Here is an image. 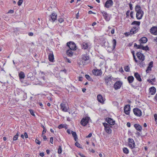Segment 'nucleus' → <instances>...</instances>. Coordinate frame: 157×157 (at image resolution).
<instances>
[{"mask_svg":"<svg viewBox=\"0 0 157 157\" xmlns=\"http://www.w3.org/2000/svg\"><path fill=\"white\" fill-rule=\"evenodd\" d=\"M133 11H131L130 12V17L132 18H134V17H133Z\"/></svg>","mask_w":157,"mask_h":157,"instance_id":"603ef678","label":"nucleus"},{"mask_svg":"<svg viewBox=\"0 0 157 157\" xmlns=\"http://www.w3.org/2000/svg\"><path fill=\"white\" fill-rule=\"evenodd\" d=\"M135 10L136 12V17L137 19L138 20L141 19L143 16L144 12L142 10L140 6L139 5L136 6L135 7Z\"/></svg>","mask_w":157,"mask_h":157,"instance_id":"f257e3e1","label":"nucleus"},{"mask_svg":"<svg viewBox=\"0 0 157 157\" xmlns=\"http://www.w3.org/2000/svg\"><path fill=\"white\" fill-rule=\"evenodd\" d=\"M143 61H144L140 60L139 61V65L141 67H143L145 65L144 63L143 62Z\"/></svg>","mask_w":157,"mask_h":157,"instance_id":"72a5a7b5","label":"nucleus"},{"mask_svg":"<svg viewBox=\"0 0 157 157\" xmlns=\"http://www.w3.org/2000/svg\"><path fill=\"white\" fill-rule=\"evenodd\" d=\"M93 74L96 76H99L101 75L102 73L100 70L98 69H94L92 71Z\"/></svg>","mask_w":157,"mask_h":157,"instance_id":"6ab92c4d","label":"nucleus"},{"mask_svg":"<svg viewBox=\"0 0 157 157\" xmlns=\"http://www.w3.org/2000/svg\"><path fill=\"white\" fill-rule=\"evenodd\" d=\"M143 46L142 44L140 43V45L138 46L137 48L142 49Z\"/></svg>","mask_w":157,"mask_h":157,"instance_id":"c03bdc74","label":"nucleus"},{"mask_svg":"<svg viewBox=\"0 0 157 157\" xmlns=\"http://www.w3.org/2000/svg\"><path fill=\"white\" fill-rule=\"evenodd\" d=\"M113 4V2L112 0H108L105 2L104 6L106 8H109L112 7Z\"/></svg>","mask_w":157,"mask_h":157,"instance_id":"6e6552de","label":"nucleus"},{"mask_svg":"<svg viewBox=\"0 0 157 157\" xmlns=\"http://www.w3.org/2000/svg\"><path fill=\"white\" fill-rule=\"evenodd\" d=\"M89 46V45L86 42H83L82 46V49L85 50L87 49Z\"/></svg>","mask_w":157,"mask_h":157,"instance_id":"bb28decb","label":"nucleus"},{"mask_svg":"<svg viewBox=\"0 0 157 157\" xmlns=\"http://www.w3.org/2000/svg\"><path fill=\"white\" fill-rule=\"evenodd\" d=\"M129 6L130 7V9L131 10H133V7H132V5L131 3H130L129 4Z\"/></svg>","mask_w":157,"mask_h":157,"instance_id":"8fccbe9b","label":"nucleus"},{"mask_svg":"<svg viewBox=\"0 0 157 157\" xmlns=\"http://www.w3.org/2000/svg\"><path fill=\"white\" fill-rule=\"evenodd\" d=\"M62 152V147L60 146H59L58 149V154H61Z\"/></svg>","mask_w":157,"mask_h":157,"instance_id":"ea45409f","label":"nucleus"},{"mask_svg":"<svg viewBox=\"0 0 157 157\" xmlns=\"http://www.w3.org/2000/svg\"><path fill=\"white\" fill-rule=\"evenodd\" d=\"M130 11L129 10H128L126 12V15L127 16H129V13Z\"/></svg>","mask_w":157,"mask_h":157,"instance_id":"bf43d9fd","label":"nucleus"},{"mask_svg":"<svg viewBox=\"0 0 157 157\" xmlns=\"http://www.w3.org/2000/svg\"><path fill=\"white\" fill-rule=\"evenodd\" d=\"M90 119V118L87 117L83 118L81 121V124L83 126H85L89 122Z\"/></svg>","mask_w":157,"mask_h":157,"instance_id":"39448f33","label":"nucleus"},{"mask_svg":"<svg viewBox=\"0 0 157 157\" xmlns=\"http://www.w3.org/2000/svg\"><path fill=\"white\" fill-rule=\"evenodd\" d=\"M140 43L142 44L146 43L147 41V39L146 37H142L139 40Z\"/></svg>","mask_w":157,"mask_h":157,"instance_id":"a878e982","label":"nucleus"},{"mask_svg":"<svg viewBox=\"0 0 157 157\" xmlns=\"http://www.w3.org/2000/svg\"><path fill=\"white\" fill-rule=\"evenodd\" d=\"M18 137L17 136L15 135L13 138V140H17L18 138Z\"/></svg>","mask_w":157,"mask_h":157,"instance_id":"4d7b16f0","label":"nucleus"},{"mask_svg":"<svg viewBox=\"0 0 157 157\" xmlns=\"http://www.w3.org/2000/svg\"><path fill=\"white\" fill-rule=\"evenodd\" d=\"M58 128L59 129L62 128H63V125L62 124H61L59 125V126L58 127Z\"/></svg>","mask_w":157,"mask_h":157,"instance_id":"6e6d98bb","label":"nucleus"},{"mask_svg":"<svg viewBox=\"0 0 157 157\" xmlns=\"http://www.w3.org/2000/svg\"><path fill=\"white\" fill-rule=\"evenodd\" d=\"M75 145L78 148H82V146L78 142H76L75 143Z\"/></svg>","mask_w":157,"mask_h":157,"instance_id":"e433bc0d","label":"nucleus"},{"mask_svg":"<svg viewBox=\"0 0 157 157\" xmlns=\"http://www.w3.org/2000/svg\"><path fill=\"white\" fill-rule=\"evenodd\" d=\"M103 124L105 127V130L106 132L109 134H111L112 132V130L110 128L112 127L111 125L106 123H103Z\"/></svg>","mask_w":157,"mask_h":157,"instance_id":"f03ea898","label":"nucleus"},{"mask_svg":"<svg viewBox=\"0 0 157 157\" xmlns=\"http://www.w3.org/2000/svg\"><path fill=\"white\" fill-rule=\"evenodd\" d=\"M14 12V11L13 10H10L8 12V13H13Z\"/></svg>","mask_w":157,"mask_h":157,"instance_id":"052dcab7","label":"nucleus"},{"mask_svg":"<svg viewBox=\"0 0 157 157\" xmlns=\"http://www.w3.org/2000/svg\"><path fill=\"white\" fill-rule=\"evenodd\" d=\"M101 41V44L102 46H104L105 48L107 47L108 48L109 47L108 42L107 41L106 38L103 36H101L100 38Z\"/></svg>","mask_w":157,"mask_h":157,"instance_id":"7ed1b4c3","label":"nucleus"},{"mask_svg":"<svg viewBox=\"0 0 157 157\" xmlns=\"http://www.w3.org/2000/svg\"><path fill=\"white\" fill-rule=\"evenodd\" d=\"M85 77L89 81H92V78L90 77V76L89 75H85Z\"/></svg>","mask_w":157,"mask_h":157,"instance_id":"4c0bfd02","label":"nucleus"},{"mask_svg":"<svg viewBox=\"0 0 157 157\" xmlns=\"http://www.w3.org/2000/svg\"><path fill=\"white\" fill-rule=\"evenodd\" d=\"M114 32L115 29H113L111 31V33L112 34H113L114 33Z\"/></svg>","mask_w":157,"mask_h":157,"instance_id":"13d9d810","label":"nucleus"},{"mask_svg":"<svg viewBox=\"0 0 157 157\" xmlns=\"http://www.w3.org/2000/svg\"><path fill=\"white\" fill-rule=\"evenodd\" d=\"M130 110V105H125L124 108V113L127 115H129Z\"/></svg>","mask_w":157,"mask_h":157,"instance_id":"2eb2a0df","label":"nucleus"},{"mask_svg":"<svg viewBox=\"0 0 157 157\" xmlns=\"http://www.w3.org/2000/svg\"><path fill=\"white\" fill-rule=\"evenodd\" d=\"M151 68L150 67L148 66L147 67V69L146 70V72L147 73H148L151 70Z\"/></svg>","mask_w":157,"mask_h":157,"instance_id":"37998d69","label":"nucleus"},{"mask_svg":"<svg viewBox=\"0 0 157 157\" xmlns=\"http://www.w3.org/2000/svg\"><path fill=\"white\" fill-rule=\"evenodd\" d=\"M97 99L98 101L101 103H103L105 100L103 98V97L101 94H98L97 96Z\"/></svg>","mask_w":157,"mask_h":157,"instance_id":"412c9836","label":"nucleus"},{"mask_svg":"<svg viewBox=\"0 0 157 157\" xmlns=\"http://www.w3.org/2000/svg\"><path fill=\"white\" fill-rule=\"evenodd\" d=\"M136 56L140 60L144 61V55L140 52H138L136 53Z\"/></svg>","mask_w":157,"mask_h":157,"instance_id":"f3484780","label":"nucleus"},{"mask_svg":"<svg viewBox=\"0 0 157 157\" xmlns=\"http://www.w3.org/2000/svg\"><path fill=\"white\" fill-rule=\"evenodd\" d=\"M23 0H19L17 2V4L19 6H21L23 2Z\"/></svg>","mask_w":157,"mask_h":157,"instance_id":"a18cd8bd","label":"nucleus"},{"mask_svg":"<svg viewBox=\"0 0 157 157\" xmlns=\"http://www.w3.org/2000/svg\"><path fill=\"white\" fill-rule=\"evenodd\" d=\"M155 120V121H157V114H155L154 115Z\"/></svg>","mask_w":157,"mask_h":157,"instance_id":"3c124183","label":"nucleus"},{"mask_svg":"<svg viewBox=\"0 0 157 157\" xmlns=\"http://www.w3.org/2000/svg\"><path fill=\"white\" fill-rule=\"evenodd\" d=\"M64 21V19L62 18H59L58 19V21L60 23H62Z\"/></svg>","mask_w":157,"mask_h":157,"instance_id":"49530a36","label":"nucleus"},{"mask_svg":"<svg viewBox=\"0 0 157 157\" xmlns=\"http://www.w3.org/2000/svg\"><path fill=\"white\" fill-rule=\"evenodd\" d=\"M156 92L155 88L153 86L149 88V94L151 95H153Z\"/></svg>","mask_w":157,"mask_h":157,"instance_id":"5701e85b","label":"nucleus"},{"mask_svg":"<svg viewBox=\"0 0 157 157\" xmlns=\"http://www.w3.org/2000/svg\"><path fill=\"white\" fill-rule=\"evenodd\" d=\"M138 31V28L136 26H134L132 28L129 33H126V34H127V35H128L129 33L133 34L136 33Z\"/></svg>","mask_w":157,"mask_h":157,"instance_id":"ddd939ff","label":"nucleus"},{"mask_svg":"<svg viewBox=\"0 0 157 157\" xmlns=\"http://www.w3.org/2000/svg\"><path fill=\"white\" fill-rule=\"evenodd\" d=\"M50 17L51 19H50L49 20H51L52 21L54 22L56 20L57 15L56 13L53 12L50 15Z\"/></svg>","mask_w":157,"mask_h":157,"instance_id":"dca6fc26","label":"nucleus"},{"mask_svg":"<svg viewBox=\"0 0 157 157\" xmlns=\"http://www.w3.org/2000/svg\"><path fill=\"white\" fill-rule=\"evenodd\" d=\"M134 114L138 117H140L142 115V112L141 110L138 108H134L133 109Z\"/></svg>","mask_w":157,"mask_h":157,"instance_id":"0eeeda50","label":"nucleus"},{"mask_svg":"<svg viewBox=\"0 0 157 157\" xmlns=\"http://www.w3.org/2000/svg\"><path fill=\"white\" fill-rule=\"evenodd\" d=\"M71 133L72 134V135L73 137L74 138L75 140L76 141L78 140V137H77V134H76V132H73V131H71Z\"/></svg>","mask_w":157,"mask_h":157,"instance_id":"7c9ffc66","label":"nucleus"},{"mask_svg":"<svg viewBox=\"0 0 157 157\" xmlns=\"http://www.w3.org/2000/svg\"><path fill=\"white\" fill-rule=\"evenodd\" d=\"M33 33L32 32H30L29 33V35L30 36H32L33 35Z\"/></svg>","mask_w":157,"mask_h":157,"instance_id":"338daca9","label":"nucleus"},{"mask_svg":"<svg viewBox=\"0 0 157 157\" xmlns=\"http://www.w3.org/2000/svg\"><path fill=\"white\" fill-rule=\"evenodd\" d=\"M112 76L111 75L106 76L105 78V83L107 85H110L112 82Z\"/></svg>","mask_w":157,"mask_h":157,"instance_id":"423d86ee","label":"nucleus"},{"mask_svg":"<svg viewBox=\"0 0 157 157\" xmlns=\"http://www.w3.org/2000/svg\"><path fill=\"white\" fill-rule=\"evenodd\" d=\"M134 127L138 131H141L142 129V127L139 124H135L134 125Z\"/></svg>","mask_w":157,"mask_h":157,"instance_id":"393cba45","label":"nucleus"},{"mask_svg":"<svg viewBox=\"0 0 157 157\" xmlns=\"http://www.w3.org/2000/svg\"><path fill=\"white\" fill-rule=\"evenodd\" d=\"M112 42L113 43L112 47L109 46L108 48L107 47L105 48H106V49L107 50V51L109 52H111L115 48L117 43L116 40L114 39H113Z\"/></svg>","mask_w":157,"mask_h":157,"instance_id":"20e7f679","label":"nucleus"},{"mask_svg":"<svg viewBox=\"0 0 157 157\" xmlns=\"http://www.w3.org/2000/svg\"><path fill=\"white\" fill-rule=\"evenodd\" d=\"M153 62L152 61L149 64V67H151V68L153 67Z\"/></svg>","mask_w":157,"mask_h":157,"instance_id":"09e8293b","label":"nucleus"},{"mask_svg":"<svg viewBox=\"0 0 157 157\" xmlns=\"http://www.w3.org/2000/svg\"><path fill=\"white\" fill-rule=\"evenodd\" d=\"M132 149V151L134 154H136V152L139 151L140 149L138 147H134L133 148H131Z\"/></svg>","mask_w":157,"mask_h":157,"instance_id":"c85d7f7f","label":"nucleus"},{"mask_svg":"<svg viewBox=\"0 0 157 157\" xmlns=\"http://www.w3.org/2000/svg\"><path fill=\"white\" fill-rule=\"evenodd\" d=\"M92 136V133H90L88 135V136H86V138H88Z\"/></svg>","mask_w":157,"mask_h":157,"instance_id":"680f3d73","label":"nucleus"},{"mask_svg":"<svg viewBox=\"0 0 157 157\" xmlns=\"http://www.w3.org/2000/svg\"><path fill=\"white\" fill-rule=\"evenodd\" d=\"M151 33L153 35H157V26H154L151 28L150 30Z\"/></svg>","mask_w":157,"mask_h":157,"instance_id":"4468645a","label":"nucleus"},{"mask_svg":"<svg viewBox=\"0 0 157 157\" xmlns=\"http://www.w3.org/2000/svg\"><path fill=\"white\" fill-rule=\"evenodd\" d=\"M102 13L105 20L107 21H109L110 20L109 17V15L105 11H103L102 12Z\"/></svg>","mask_w":157,"mask_h":157,"instance_id":"4be33fe9","label":"nucleus"},{"mask_svg":"<svg viewBox=\"0 0 157 157\" xmlns=\"http://www.w3.org/2000/svg\"><path fill=\"white\" fill-rule=\"evenodd\" d=\"M48 57L49 61L51 62H53L54 58L53 53L52 52L49 53Z\"/></svg>","mask_w":157,"mask_h":157,"instance_id":"aec40b11","label":"nucleus"},{"mask_svg":"<svg viewBox=\"0 0 157 157\" xmlns=\"http://www.w3.org/2000/svg\"><path fill=\"white\" fill-rule=\"evenodd\" d=\"M135 144L133 140L131 138H128V146L131 148L134 147Z\"/></svg>","mask_w":157,"mask_h":157,"instance_id":"f8f14e48","label":"nucleus"},{"mask_svg":"<svg viewBox=\"0 0 157 157\" xmlns=\"http://www.w3.org/2000/svg\"><path fill=\"white\" fill-rule=\"evenodd\" d=\"M140 21H134L131 24L132 25H136L138 26H139L140 25Z\"/></svg>","mask_w":157,"mask_h":157,"instance_id":"c9c22d12","label":"nucleus"},{"mask_svg":"<svg viewBox=\"0 0 157 157\" xmlns=\"http://www.w3.org/2000/svg\"><path fill=\"white\" fill-rule=\"evenodd\" d=\"M50 141L51 144H53V138L51 137L50 138Z\"/></svg>","mask_w":157,"mask_h":157,"instance_id":"5fc2aeb1","label":"nucleus"},{"mask_svg":"<svg viewBox=\"0 0 157 157\" xmlns=\"http://www.w3.org/2000/svg\"><path fill=\"white\" fill-rule=\"evenodd\" d=\"M24 136H25V137L26 138H28V136L27 133L26 132H25Z\"/></svg>","mask_w":157,"mask_h":157,"instance_id":"e2e57ef3","label":"nucleus"},{"mask_svg":"<svg viewBox=\"0 0 157 157\" xmlns=\"http://www.w3.org/2000/svg\"><path fill=\"white\" fill-rule=\"evenodd\" d=\"M35 142H36V143L38 144H40V142L37 139H36L35 140Z\"/></svg>","mask_w":157,"mask_h":157,"instance_id":"864d4df0","label":"nucleus"},{"mask_svg":"<svg viewBox=\"0 0 157 157\" xmlns=\"http://www.w3.org/2000/svg\"><path fill=\"white\" fill-rule=\"evenodd\" d=\"M124 70L126 72H129L130 71L129 67L128 66H126L124 68Z\"/></svg>","mask_w":157,"mask_h":157,"instance_id":"a19ab883","label":"nucleus"},{"mask_svg":"<svg viewBox=\"0 0 157 157\" xmlns=\"http://www.w3.org/2000/svg\"><path fill=\"white\" fill-rule=\"evenodd\" d=\"M142 49L144 50L147 51L149 50V48L147 46H146L145 47H144L143 45V46Z\"/></svg>","mask_w":157,"mask_h":157,"instance_id":"79ce46f5","label":"nucleus"},{"mask_svg":"<svg viewBox=\"0 0 157 157\" xmlns=\"http://www.w3.org/2000/svg\"><path fill=\"white\" fill-rule=\"evenodd\" d=\"M67 45L71 50H74L76 49V45L73 42H68L67 43Z\"/></svg>","mask_w":157,"mask_h":157,"instance_id":"1a4fd4ad","label":"nucleus"},{"mask_svg":"<svg viewBox=\"0 0 157 157\" xmlns=\"http://www.w3.org/2000/svg\"><path fill=\"white\" fill-rule=\"evenodd\" d=\"M134 78L132 76H130L128 77L127 79L129 83H132L134 80Z\"/></svg>","mask_w":157,"mask_h":157,"instance_id":"cd10ccee","label":"nucleus"},{"mask_svg":"<svg viewBox=\"0 0 157 157\" xmlns=\"http://www.w3.org/2000/svg\"><path fill=\"white\" fill-rule=\"evenodd\" d=\"M72 50L70 49L67 50V55L69 56H71L73 55V52Z\"/></svg>","mask_w":157,"mask_h":157,"instance_id":"473e14b6","label":"nucleus"},{"mask_svg":"<svg viewBox=\"0 0 157 157\" xmlns=\"http://www.w3.org/2000/svg\"><path fill=\"white\" fill-rule=\"evenodd\" d=\"M40 156L41 157H43L44 155V154L43 152H41L39 154Z\"/></svg>","mask_w":157,"mask_h":157,"instance_id":"0e129e2a","label":"nucleus"},{"mask_svg":"<svg viewBox=\"0 0 157 157\" xmlns=\"http://www.w3.org/2000/svg\"><path fill=\"white\" fill-rule=\"evenodd\" d=\"M33 73L32 72H30L27 75V77L28 78H30L31 77H33Z\"/></svg>","mask_w":157,"mask_h":157,"instance_id":"58836bf2","label":"nucleus"},{"mask_svg":"<svg viewBox=\"0 0 157 157\" xmlns=\"http://www.w3.org/2000/svg\"><path fill=\"white\" fill-rule=\"evenodd\" d=\"M66 104L64 102L61 103L60 104V106L62 110L64 112H67L68 108L66 106Z\"/></svg>","mask_w":157,"mask_h":157,"instance_id":"9b49d317","label":"nucleus"},{"mask_svg":"<svg viewBox=\"0 0 157 157\" xmlns=\"http://www.w3.org/2000/svg\"><path fill=\"white\" fill-rule=\"evenodd\" d=\"M29 111L31 114L33 116H35V114L33 110L31 109H30Z\"/></svg>","mask_w":157,"mask_h":157,"instance_id":"de8ad7c7","label":"nucleus"},{"mask_svg":"<svg viewBox=\"0 0 157 157\" xmlns=\"http://www.w3.org/2000/svg\"><path fill=\"white\" fill-rule=\"evenodd\" d=\"M89 59V57L87 56L86 55H83L82 57V60L85 61H86Z\"/></svg>","mask_w":157,"mask_h":157,"instance_id":"2f4dec72","label":"nucleus"},{"mask_svg":"<svg viewBox=\"0 0 157 157\" xmlns=\"http://www.w3.org/2000/svg\"><path fill=\"white\" fill-rule=\"evenodd\" d=\"M19 76L20 79H21L22 78H24L25 76L24 72L22 71H21L19 74Z\"/></svg>","mask_w":157,"mask_h":157,"instance_id":"c756f323","label":"nucleus"},{"mask_svg":"<svg viewBox=\"0 0 157 157\" xmlns=\"http://www.w3.org/2000/svg\"><path fill=\"white\" fill-rule=\"evenodd\" d=\"M46 132V130L45 128H44V130H43V131H42V135H43V134H44V133H45Z\"/></svg>","mask_w":157,"mask_h":157,"instance_id":"69168bd1","label":"nucleus"},{"mask_svg":"<svg viewBox=\"0 0 157 157\" xmlns=\"http://www.w3.org/2000/svg\"><path fill=\"white\" fill-rule=\"evenodd\" d=\"M122 83L120 81H117L114 84V88L115 90L119 89L121 87Z\"/></svg>","mask_w":157,"mask_h":157,"instance_id":"9d476101","label":"nucleus"},{"mask_svg":"<svg viewBox=\"0 0 157 157\" xmlns=\"http://www.w3.org/2000/svg\"><path fill=\"white\" fill-rule=\"evenodd\" d=\"M155 101H157V94H156L154 98Z\"/></svg>","mask_w":157,"mask_h":157,"instance_id":"774afa93","label":"nucleus"},{"mask_svg":"<svg viewBox=\"0 0 157 157\" xmlns=\"http://www.w3.org/2000/svg\"><path fill=\"white\" fill-rule=\"evenodd\" d=\"M106 121L110 125H113L115 123V121H113L111 118L108 117L106 118Z\"/></svg>","mask_w":157,"mask_h":157,"instance_id":"a211bd4d","label":"nucleus"},{"mask_svg":"<svg viewBox=\"0 0 157 157\" xmlns=\"http://www.w3.org/2000/svg\"><path fill=\"white\" fill-rule=\"evenodd\" d=\"M123 152L125 154H128L129 153V151L127 147H124L123 148Z\"/></svg>","mask_w":157,"mask_h":157,"instance_id":"f704fd0d","label":"nucleus"},{"mask_svg":"<svg viewBox=\"0 0 157 157\" xmlns=\"http://www.w3.org/2000/svg\"><path fill=\"white\" fill-rule=\"evenodd\" d=\"M134 76L139 81L141 82L142 81L140 75L137 72H136L134 73Z\"/></svg>","mask_w":157,"mask_h":157,"instance_id":"b1692460","label":"nucleus"}]
</instances>
